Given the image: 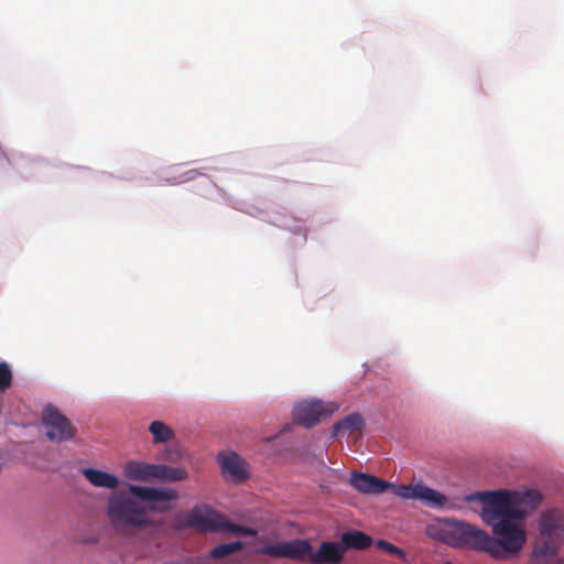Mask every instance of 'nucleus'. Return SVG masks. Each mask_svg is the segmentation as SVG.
<instances>
[{"mask_svg":"<svg viewBox=\"0 0 564 564\" xmlns=\"http://www.w3.org/2000/svg\"><path fill=\"white\" fill-rule=\"evenodd\" d=\"M225 531H227L231 534H236V535H245V536H256L257 535L256 529L232 523V522L228 521V519L226 517H225L224 525H223V532H225Z\"/></svg>","mask_w":564,"mask_h":564,"instance_id":"aec40b11","label":"nucleus"},{"mask_svg":"<svg viewBox=\"0 0 564 564\" xmlns=\"http://www.w3.org/2000/svg\"><path fill=\"white\" fill-rule=\"evenodd\" d=\"M245 465V460L235 453L225 455L221 458V468L224 474L229 475L235 481L240 482L248 478Z\"/></svg>","mask_w":564,"mask_h":564,"instance_id":"4468645a","label":"nucleus"},{"mask_svg":"<svg viewBox=\"0 0 564 564\" xmlns=\"http://www.w3.org/2000/svg\"><path fill=\"white\" fill-rule=\"evenodd\" d=\"M349 484L357 491L367 495L382 494L390 486V484L383 479L361 471H352L350 475Z\"/></svg>","mask_w":564,"mask_h":564,"instance_id":"9b49d317","label":"nucleus"},{"mask_svg":"<svg viewBox=\"0 0 564 564\" xmlns=\"http://www.w3.org/2000/svg\"><path fill=\"white\" fill-rule=\"evenodd\" d=\"M123 475L127 479L134 481H149L151 479L180 481L187 477V473L183 468L137 460L126 463Z\"/></svg>","mask_w":564,"mask_h":564,"instance_id":"423d86ee","label":"nucleus"},{"mask_svg":"<svg viewBox=\"0 0 564 564\" xmlns=\"http://www.w3.org/2000/svg\"><path fill=\"white\" fill-rule=\"evenodd\" d=\"M419 491V484L416 485H400L394 489V494L403 499L416 500Z\"/></svg>","mask_w":564,"mask_h":564,"instance_id":"4be33fe9","label":"nucleus"},{"mask_svg":"<svg viewBox=\"0 0 564 564\" xmlns=\"http://www.w3.org/2000/svg\"><path fill=\"white\" fill-rule=\"evenodd\" d=\"M340 543L346 553L347 550H366L372 544V539L368 534L352 530L341 534Z\"/></svg>","mask_w":564,"mask_h":564,"instance_id":"dca6fc26","label":"nucleus"},{"mask_svg":"<svg viewBox=\"0 0 564 564\" xmlns=\"http://www.w3.org/2000/svg\"><path fill=\"white\" fill-rule=\"evenodd\" d=\"M447 533L448 543L454 546L485 551L496 560L508 558L498 541L475 525L455 520L451 523Z\"/></svg>","mask_w":564,"mask_h":564,"instance_id":"39448f33","label":"nucleus"},{"mask_svg":"<svg viewBox=\"0 0 564 564\" xmlns=\"http://www.w3.org/2000/svg\"><path fill=\"white\" fill-rule=\"evenodd\" d=\"M84 477L97 488L116 489L119 486L117 476L96 468H83Z\"/></svg>","mask_w":564,"mask_h":564,"instance_id":"2eb2a0df","label":"nucleus"},{"mask_svg":"<svg viewBox=\"0 0 564 564\" xmlns=\"http://www.w3.org/2000/svg\"><path fill=\"white\" fill-rule=\"evenodd\" d=\"M539 533L531 561L533 564H549L564 539V519L561 511L551 509L543 512L539 520Z\"/></svg>","mask_w":564,"mask_h":564,"instance_id":"20e7f679","label":"nucleus"},{"mask_svg":"<svg viewBox=\"0 0 564 564\" xmlns=\"http://www.w3.org/2000/svg\"><path fill=\"white\" fill-rule=\"evenodd\" d=\"M12 384V370L6 361L0 362V391L4 392Z\"/></svg>","mask_w":564,"mask_h":564,"instance_id":"412c9836","label":"nucleus"},{"mask_svg":"<svg viewBox=\"0 0 564 564\" xmlns=\"http://www.w3.org/2000/svg\"><path fill=\"white\" fill-rule=\"evenodd\" d=\"M333 411V408L322 401H304L294 406L293 417L299 424L311 427L317 424L323 416H329Z\"/></svg>","mask_w":564,"mask_h":564,"instance_id":"9d476101","label":"nucleus"},{"mask_svg":"<svg viewBox=\"0 0 564 564\" xmlns=\"http://www.w3.org/2000/svg\"><path fill=\"white\" fill-rule=\"evenodd\" d=\"M376 546L380 550H384L387 551L388 553L390 554H393V555H398V556H403L404 555V552L403 550H401L400 547L389 543L388 541L386 540H378L376 542Z\"/></svg>","mask_w":564,"mask_h":564,"instance_id":"5701e85b","label":"nucleus"},{"mask_svg":"<svg viewBox=\"0 0 564 564\" xmlns=\"http://www.w3.org/2000/svg\"><path fill=\"white\" fill-rule=\"evenodd\" d=\"M197 175H198V172L196 170H189V171L185 172L176 183H183V182L191 181V180L195 178Z\"/></svg>","mask_w":564,"mask_h":564,"instance_id":"b1692460","label":"nucleus"},{"mask_svg":"<svg viewBox=\"0 0 564 564\" xmlns=\"http://www.w3.org/2000/svg\"><path fill=\"white\" fill-rule=\"evenodd\" d=\"M445 564H453V563H451V562H447V563H445Z\"/></svg>","mask_w":564,"mask_h":564,"instance_id":"393cba45","label":"nucleus"},{"mask_svg":"<svg viewBox=\"0 0 564 564\" xmlns=\"http://www.w3.org/2000/svg\"><path fill=\"white\" fill-rule=\"evenodd\" d=\"M107 517L115 533L123 538L133 536L143 529L158 525L138 498L123 492L108 499Z\"/></svg>","mask_w":564,"mask_h":564,"instance_id":"f03ea898","label":"nucleus"},{"mask_svg":"<svg viewBox=\"0 0 564 564\" xmlns=\"http://www.w3.org/2000/svg\"><path fill=\"white\" fill-rule=\"evenodd\" d=\"M511 497L512 507L517 508L518 510H523L525 516L529 511L538 508L542 501V495L533 489L511 491Z\"/></svg>","mask_w":564,"mask_h":564,"instance_id":"f8f14e48","label":"nucleus"},{"mask_svg":"<svg viewBox=\"0 0 564 564\" xmlns=\"http://www.w3.org/2000/svg\"><path fill=\"white\" fill-rule=\"evenodd\" d=\"M42 423L46 430L47 438L53 442L68 441L76 432L72 422L53 405L44 408Z\"/></svg>","mask_w":564,"mask_h":564,"instance_id":"1a4fd4ad","label":"nucleus"},{"mask_svg":"<svg viewBox=\"0 0 564 564\" xmlns=\"http://www.w3.org/2000/svg\"><path fill=\"white\" fill-rule=\"evenodd\" d=\"M149 431L153 436L154 443H166L174 437L173 430L162 421H153Z\"/></svg>","mask_w":564,"mask_h":564,"instance_id":"a211bd4d","label":"nucleus"},{"mask_svg":"<svg viewBox=\"0 0 564 564\" xmlns=\"http://www.w3.org/2000/svg\"><path fill=\"white\" fill-rule=\"evenodd\" d=\"M259 553L271 557H285L293 561L308 562L311 564H339L345 555L340 541L322 542L314 551L307 540L294 539L278 544L265 545Z\"/></svg>","mask_w":564,"mask_h":564,"instance_id":"7ed1b4c3","label":"nucleus"},{"mask_svg":"<svg viewBox=\"0 0 564 564\" xmlns=\"http://www.w3.org/2000/svg\"><path fill=\"white\" fill-rule=\"evenodd\" d=\"M128 490L139 500L148 502L147 509L154 512L163 513L172 510V502L178 499L177 491L171 488L130 485Z\"/></svg>","mask_w":564,"mask_h":564,"instance_id":"0eeeda50","label":"nucleus"},{"mask_svg":"<svg viewBox=\"0 0 564 564\" xmlns=\"http://www.w3.org/2000/svg\"><path fill=\"white\" fill-rule=\"evenodd\" d=\"M416 494V500H420L430 508H443L447 502L445 495L423 484H419V491Z\"/></svg>","mask_w":564,"mask_h":564,"instance_id":"f3484780","label":"nucleus"},{"mask_svg":"<svg viewBox=\"0 0 564 564\" xmlns=\"http://www.w3.org/2000/svg\"><path fill=\"white\" fill-rule=\"evenodd\" d=\"M225 516L207 506H196L183 522L176 523L175 529L191 528L199 532H223Z\"/></svg>","mask_w":564,"mask_h":564,"instance_id":"6e6552de","label":"nucleus"},{"mask_svg":"<svg viewBox=\"0 0 564 564\" xmlns=\"http://www.w3.org/2000/svg\"><path fill=\"white\" fill-rule=\"evenodd\" d=\"M365 426V421L359 413H351L338 421L333 429V437L349 436L354 433H360Z\"/></svg>","mask_w":564,"mask_h":564,"instance_id":"ddd939ff","label":"nucleus"},{"mask_svg":"<svg viewBox=\"0 0 564 564\" xmlns=\"http://www.w3.org/2000/svg\"><path fill=\"white\" fill-rule=\"evenodd\" d=\"M243 547V543L240 541H235L230 543H223L210 551V556L213 558H225L230 554L240 551Z\"/></svg>","mask_w":564,"mask_h":564,"instance_id":"6ab92c4d","label":"nucleus"},{"mask_svg":"<svg viewBox=\"0 0 564 564\" xmlns=\"http://www.w3.org/2000/svg\"><path fill=\"white\" fill-rule=\"evenodd\" d=\"M511 491H489L466 497L467 501L482 502L481 519L492 528L495 540L508 558L517 555L525 543L523 510L512 507Z\"/></svg>","mask_w":564,"mask_h":564,"instance_id":"f257e3e1","label":"nucleus"}]
</instances>
